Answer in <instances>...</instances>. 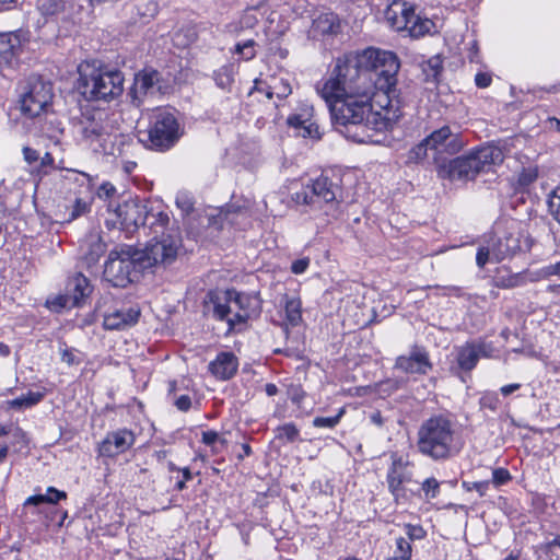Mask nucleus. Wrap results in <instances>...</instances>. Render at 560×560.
<instances>
[{"label":"nucleus","instance_id":"nucleus-1","mask_svg":"<svg viewBox=\"0 0 560 560\" xmlns=\"http://www.w3.org/2000/svg\"><path fill=\"white\" fill-rule=\"evenodd\" d=\"M397 56L387 50L368 48L355 63L338 61L329 79L317 85L335 126L354 142H374L373 132L386 131L401 117L396 96Z\"/></svg>","mask_w":560,"mask_h":560},{"label":"nucleus","instance_id":"nucleus-2","mask_svg":"<svg viewBox=\"0 0 560 560\" xmlns=\"http://www.w3.org/2000/svg\"><path fill=\"white\" fill-rule=\"evenodd\" d=\"M416 445L420 454L434 462L448 460L460 451L454 423L442 415L430 417L420 424Z\"/></svg>","mask_w":560,"mask_h":560},{"label":"nucleus","instance_id":"nucleus-3","mask_svg":"<svg viewBox=\"0 0 560 560\" xmlns=\"http://www.w3.org/2000/svg\"><path fill=\"white\" fill-rule=\"evenodd\" d=\"M503 161L504 153L499 147L487 145L453 160L435 158V165L439 177L443 179L469 180Z\"/></svg>","mask_w":560,"mask_h":560},{"label":"nucleus","instance_id":"nucleus-4","mask_svg":"<svg viewBox=\"0 0 560 560\" xmlns=\"http://www.w3.org/2000/svg\"><path fill=\"white\" fill-rule=\"evenodd\" d=\"M170 223L168 221L163 228L155 225L151 229L154 236L142 250H137L142 269L168 266L176 260L183 247L182 237L178 229L174 224L171 226Z\"/></svg>","mask_w":560,"mask_h":560},{"label":"nucleus","instance_id":"nucleus-5","mask_svg":"<svg viewBox=\"0 0 560 560\" xmlns=\"http://www.w3.org/2000/svg\"><path fill=\"white\" fill-rule=\"evenodd\" d=\"M124 75L119 70L80 68L78 89L88 101L110 102L124 92Z\"/></svg>","mask_w":560,"mask_h":560},{"label":"nucleus","instance_id":"nucleus-6","mask_svg":"<svg viewBox=\"0 0 560 560\" xmlns=\"http://www.w3.org/2000/svg\"><path fill=\"white\" fill-rule=\"evenodd\" d=\"M248 298L234 289L223 291H211L207 295L206 307L219 320H225L229 329H233L237 324H243L248 318L245 306Z\"/></svg>","mask_w":560,"mask_h":560},{"label":"nucleus","instance_id":"nucleus-7","mask_svg":"<svg viewBox=\"0 0 560 560\" xmlns=\"http://www.w3.org/2000/svg\"><path fill=\"white\" fill-rule=\"evenodd\" d=\"M384 18L393 30L407 31L415 38L431 34L435 28L433 21L417 15L413 5L402 0H394L388 4Z\"/></svg>","mask_w":560,"mask_h":560},{"label":"nucleus","instance_id":"nucleus-8","mask_svg":"<svg viewBox=\"0 0 560 560\" xmlns=\"http://www.w3.org/2000/svg\"><path fill=\"white\" fill-rule=\"evenodd\" d=\"M52 97V84L49 81L36 74L30 75L21 88V112L28 118L38 117L47 112Z\"/></svg>","mask_w":560,"mask_h":560},{"label":"nucleus","instance_id":"nucleus-9","mask_svg":"<svg viewBox=\"0 0 560 560\" xmlns=\"http://www.w3.org/2000/svg\"><path fill=\"white\" fill-rule=\"evenodd\" d=\"M114 214L118 220L122 230L130 231L140 226H150L153 229L163 228L168 222V214L163 211H148L147 207L136 201H125L117 205L114 209Z\"/></svg>","mask_w":560,"mask_h":560},{"label":"nucleus","instance_id":"nucleus-10","mask_svg":"<svg viewBox=\"0 0 560 560\" xmlns=\"http://www.w3.org/2000/svg\"><path fill=\"white\" fill-rule=\"evenodd\" d=\"M142 142H149L150 148L158 150L170 149L179 138V125L175 116L164 109L154 113L151 126L147 132H142Z\"/></svg>","mask_w":560,"mask_h":560},{"label":"nucleus","instance_id":"nucleus-11","mask_svg":"<svg viewBox=\"0 0 560 560\" xmlns=\"http://www.w3.org/2000/svg\"><path fill=\"white\" fill-rule=\"evenodd\" d=\"M521 250V235L517 232H506L502 236H490L486 244L478 248L476 264L483 268L487 262H500L513 257Z\"/></svg>","mask_w":560,"mask_h":560},{"label":"nucleus","instance_id":"nucleus-12","mask_svg":"<svg viewBox=\"0 0 560 560\" xmlns=\"http://www.w3.org/2000/svg\"><path fill=\"white\" fill-rule=\"evenodd\" d=\"M136 266L141 268L137 250H112L104 267V278L114 287L125 288L132 282Z\"/></svg>","mask_w":560,"mask_h":560},{"label":"nucleus","instance_id":"nucleus-13","mask_svg":"<svg viewBox=\"0 0 560 560\" xmlns=\"http://www.w3.org/2000/svg\"><path fill=\"white\" fill-rule=\"evenodd\" d=\"M341 197V188L329 177L322 175L315 179L312 185H307L300 191H296L292 199L298 205H308L318 207L319 202L325 203L337 201Z\"/></svg>","mask_w":560,"mask_h":560},{"label":"nucleus","instance_id":"nucleus-14","mask_svg":"<svg viewBox=\"0 0 560 560\" xmlns=\"http://www.w3.org/2000/svg\"><path fill=\"white\" fill-rule=\"evenodd\" d=\"M78 133L94 152H101L108 155H116L119 150L115 148L114 139L107 132L106 127L101 120L95 118H84L78 125Z\"/></svg>","mask_w":560,"mask_h":560},{"label":"nucleus","instance_id":"nucleus-15","mask_svg":"<svg viewBox=\"0 0 560 560\" xmlns=\"http://www.w3.org/2000/svg\"><path fill=\"white\" fill-rule=\"evenodd\" d=\"M392 465L387 471L386 481L388 490L397 503L408 499L405 485L412 481V472L409 470V463L402 457L393 455Z\"/></svg>","mask_w":560,"mask_h":560},{"label":"nucleus","instance_id":"nucleus-16","mask_svg":"<svg viewBox=\"0 0 560 560\" xmlns=\"http://www.w3.org/2000/svg\"><path fill=\"white\" fill-rule=\"evenodd\" d=\"M425 144L433 152V159H443L441 155L446 153L450 155L458 153L463 147L462 141L457 132H453L448 126L434 130L425 138Z\"/></svg>","mask_w":560,"mask_h":560},{"label":"nucleus","instance_id":"nucleus-17","mask_svg":"<svg viewBox=\"0 0 560 560\" xmlns=\"http://www.w3.org/2000/svg\"><path fill=\"white\" fill-rule=\"evenodd\" d=\"M92 293L89 279L82 273H77L69 279L66 293L56 299V304L62 308L79 306L85 298Z\"/></svg>","mask_w":560,"mask_h":560},{"label":"nucleus","instance_id":"nucleus-18","mask_svg":"<svg viewBox=\"0 0 560 560\" xmlns=\"http://www.w3.org/2000/svg\"><path fill=\"white\" fill-rule=\"evenodd\" d=\"M135 434L128 429H119L108 432L105 439L98 444V455L103 457H115L127 450L135 443Z\"/></svg>","mask_w":560,"mask_h":560},{"label":"nucleus","instance_id":"nucleus-19","mask_svg":"<svg viewBox=\"0 0 560 560\" xmlns=\"http://www.w3.org/2000/svg\"><path fill=\"white\" fill-rule=\"evenodd\" d=\"M314 108L307 103L301 104L299 112L291 114L287 124L296 130V135L303 138L319 139L318 126L312 120Z\"/></svg>","mask_w":560,"mask_h":560},{"label":"nucleus","instance_id":"nucleus-20","mask_svg":"<svg viewBox=\"0 0 560 560\" xmlns=\"http://www.w3.org/2000/svg\"><path fill=\"white\" fill-rule=\"evenodd\" d=\"M395 368L408 374H427L432 364L428 352L418 346H415L408 355H399L396 359Z\"/></svg>","mask_w":560,"mask_h":560},{"label":"nucleus","instance_id":"nucleus-21","mask_svg":"<svg viewBox=\"0 0 560 560\" xmlns=\"http://www.w3.org/2000/svg\"><path fill=\"white\" fill-rule=\"evenodd\" d=\"M140 314V308L137 306L114 307L104 313L103 325L109 330L125 329L136 325Z\"/></svg>","mask_w":560,"mask_h":560},{"label":"nucleus","instance_id":"nucleus-22","mask_svg":"<svg viewBox=\"0 0 560 560\" xmlns=\"http://www.w3.org/2000/svg\"><path fill=\"white\" fill-rule=\"evenodd\" d=\"M161 75L159 71L152 68H145L135 77L133 93L135 98H138V94L149 95L160 92Z\"/></svg>","mask_w":560,"mask_h":560},{"label":"nucleus","instance_id":"nucleus-23","mask_svg":"<svg viewBox=\"0 0 560 560\" xmlns=\"http://www.w3.org/2000/svg\"><path fill=\"white\" fill-rule=\"evenodd\" d=\"M238 368L237 358L231 352H221L209 364L210 372L220 380H229L234 376Z\"/></svg>","mask_w":560,"mask_h":560},{"label":"nucleus","instance_id":"nucleus-24","mask_svg":"<svg viewBox=\"0 0 560 560\" xmlns=\"http://www.w3.org/2000/svg\"><path fill=\"white\" fill-rule=\"evenodd\" d=\"M80 248L88 266H93L106 252V244L98 233H90L83 240Z\"/></svg>","mask_w":560,"mask_h":560},{"label":"nucleus","instance_id":"nucleus-25","mask_svg":"<svg viewBox=\"0 0 560 560\" xmlns=\"http://www.w3.org/2000/svg\"><path fill=\"white\" fill-rule=\"evenodd\" d=\"M67 498V493L65 491L58 490L54 487H48L46 493L44 494H35L28 497L23 503L22 514L21 516L27 517V509L30 506H39L42 504H57L60 500H65Z\"/></svg>","mask_w":560,"mask_h":560},{"label":"nucleus","instance_id":"nucleus-26","mask_svg":"<svg viewBox=\"0 0 560 560\" xmlns=\"http://www.w3.org/2000/svg\"><path fill=\"white\" fill-rule=\"evenodd\" d=\"M21 49V39L15 33L0 34V65H9Z\"/></svg>","mask_w":560,"mask_h":560},{"label":"nucleus","instance_id":"nucleus-27","mask_svg":"<svg viewBox=\"0 0 560 560\" xmlns=\"http://www.w3.org/2000/svg\"><path fill=\"white\" fill-rule=\"evenodd\" d=\"M478 353L472 342H466L457 349V363L460 370L471 371L478 363Z\"/></svg>","mask_w":560,"mask_h":560},{"label":"nucleus","instance_id":"nucleus-28","mask_svg":"<svg viewBox=\"0 0 560 560\" xmlns=\"http://www.w3.org/2000/svg\"><path fill=\"white\" fill-rule=\"evenodd\" d=\"M314 26L323 34H334L339 30V19L335 13H323L314 20Z\"/></svg>","mask_w":560,"mask_h":560},{"label":"nucleus","instance_id":"nucleus-29","mask_svg":"<svg viewBox=\"0 0 560 560\" xmlns=\"http://www.w3.org/2000/svg\"><path fill=\"white\" fill-rule=\"evenodd\" d=\"M285 318L291 326H296L302 319L301 301L298 298H285Z\"/></svg>","mask_w":560,"mask_h":560},{"label":"nucleus","instance_id":"nucleus-30","mask_svg":"<svg viewBox=\"0 0 560 560\" xmlns=\"http://www.w3.org/2000/svg\"><path fill=\"white\" fill-rule=\"evenodd\" d=\"M421 67L425 81H435L443 70V61L439 55H435L424 61Z\"/></svg>","mask_w":560,"mask_h":560},{"label":"nucleus","instance_id":"nucleus-31","mask_svg":"<svg viewBox=\"0 0 560 560\" xmlns=\"http://www.w3.org/2000/svg\"><path fill=\"white\" fill-rule=\"evenodd\" d=\"M292 92L291 85L288 80H276L272 79V82L267 84V97L271 98L272 95H276L278 98H284L290 95Z\"/></svg>","mask_w":560,"mask_h":560},{"label":"nucleus","instance_id":"nucleus-32","mask_svg":"<svg viewBox=\"0 0 560 560\" xmlns=\"http://www.w3.org/2000/svg\"><path fill=\"white\" fill-rule=\"evenodd\" d=\"M44 395L38 392H28L25 395H21L20 397L12 399L9 401V405L12 408L22 409L28 408L36 404H38L43 399Z\"/></svg>","mask_w":560,"mask_h":560},{"label":"nucleus","instance_id":"nucleus-33","mask_svg":"<svg viewBox=\"0 0 560 560\" xmlns=\"http://www.w3.org/2000/svg\"><path fill=\"white\" fill-rule=\"evenodd\" d=\"M411 550L410 542L406 538L399 537L396 539V550L394 555L387 560H410Z\"/></svg>","mask_w":560,"mask_h":560},{"label":"nucleus","instance_id":"nucleus-34","mask_svg":"<svg viewBox=\"0 0 560 560\" xmlns=\"http://www.w3.org/2000/svg\"><path fill=\"white\" fill-rule=\"evenodd\" d=\"M214 80L219 88H221L223 90L230 89L234 81L232 67H230V66L221 67L214 73Z\"/></svg>","mask_w":560,"mask_h":560},{"label":"nucleus","instance_id":"nucleus-35","mask_svg":"<svg viewBox=\"0 0 560 560\" xmlns=\"http://www.w3.org/2000/svg\"><path fill=\"white\" fill-rule=\"evenodd\" d=\"M299 436V429L293 423H285L277 428V438L287 442H294Z\"/></svg>","mask_w":560,"mask_h":560},{"label":"nucleus","instance_id":"nucleus-36","mask_svg":"<svg viewBox=\"0 0 560 560\" xmlns=\"http://www.w3.org/2000/svg\"><path fill=\"white\" fill-rule=\"evenodd\" d=\"M343 413L345 409L341 408L334 417H316L313 420V425L315 428H335L340 422Z\"/></svg>","mask_w":560,"mask_h":560},{"label":"nucleus","instance_id":"nucleus-37","mask_svg":"<svg viewBox=\"0 0 560 560\" xmlns=\"http://www.w3.org/2000/svg\"><path fill=\"white\" fill-rule=\"evenodd\" d=\"M256 43L254 39H248L244 43H238L235 46V52L237 55H241L243 59L250 60L255 57L256 50H255Z\"/></svg>","mask_w":560,"mask_h":560},{"label":"nucleus","instance_id":"nucleus-38","mask_svg":"<svg viewBox=\"0 0 560 560\" xmlns=\"http://www.w3.org/2000/svg\"><path fill=\"white\" fill-rule=\"evenodd\" d=\"M421 490L428 500L434 499L440 493V482L434 477L427 478L421 485Z\"/></svg>","mask_w":560,"mask_h":560},{"label":"nucleus","instance_id":"nucleus-39","mask_svg":"<svg viewBox=\"0 0 560 560\" xmlns=\"http://www.w3.org/2000/svg\"><path fill=\"white\" fill-rule=\"evenodd\" d=\"M542 549L549 560H560V536L546 544Z\"/></svg>","mask_w":560,"mask_h":560},{"label":"nucleus","instance_id":"nucleus-40","mask_svg":"<svg viewBox=\"0 0 560 560\" xmlns=\"http://www.w3.org/2000/svg\"><path fill=\"white\" fill-rule=\"evenodd\" d=\"M475 349L478 353V358H493L495 353V349L491 342H486L483 340L474 341Z\"/></svg>","mask_w":560,"mask_h":560},{"label":"nucleus","instance_id":"nucleus-41","mask_svg":"<svg viewBox=\"0 0 560 560\" xmlns=\"http://www.w3.org/2000/svg\"><path fill=\"white\" fill-rule=\"evenodd\" d=\"M90 210V205L84 199L78 198L74 201V205L71 208V212L69 214V221L75 220L80 215L86 213Z\"/></svg>","mask_w":560,"mask_h":560},{"label":"nucleus","instance_id":"nucleus-42","mask_svg":"<svg viewBox=\"0 0 560 560\" xmlns=\"http://www.w3.org/2000/svg\"><path fill=\"white\" fill-rule=\"evenodd\" d=\"M549 210L555 219L560 223V188L556 189L548 201Z\"/></svg>","mask_w":560,"mask_h":560},{"label":"nucleus","instance_id":"nucleus-43","mask_svg":"<svg viewBox=\"0 0 560 560\" xmlns=\"http://www.w3.org/2000/svg\"><path fill=\"white\" fill-rule=\"evenodd\" d=\"M511 479L512 476L505 468H495L492 471V482L497 487L508 483Z\"/></svg>","mask_w":560,"mask_h":560},{"label":"nucleus","instance_id":"nucleus-44","mask_svg":"<svg viewBox=\"0 0 560 560\" xmlns=\"http://www.w3.org/2000/svg\"><path fill=\"white\" fill-rule=\"evenodd\" d=\"M40 9L45 15H54L63 9L61 0H45Z\"/></svg>","mask_w":560,"mask_h":560},{"label":"nucleus","instance_id":"nucleus-45","mask_svg":"<svg viewBox=\"0 0 560 560\" xmlns=\"http://www.w3.org/2000/svg\"><path fill=\"white\" fill-rule=\"evenodd\" d=\"M463 487L467 490V491H477L479 493L480 497H485L487 495V492L489 490V487H490V481L486 480V481H478V482H466L464 481L463 482Z\"/></svg>","mask_w":560,"mask_h":560},{"label":"nucleus","instance_id":"nucleus-46","mask_svg":"<svg viewBox=\"0 0 560 560\" xmlns=\"http://www.w3.org/2000/svg\"><path fill=\"white\" fill-rule=\"evenodd\" d=\"M55 159L51 153L46 152L43 156H39L38 163L35 166L38 173L47 174L48 168H54Z\"/></svg>","mask_w":560,"mask_h":560},{"label":"nucleus","instance_id":"nucleus-47","mask_svg":"<svg viewBox=\"0 0 560 560\" xmlns=\"http://www.w3.org/2000/svg\"><path fill=\"white\" fill-rule=\"evenodd\" d=\"M406 534L410 540H419L425 536L424 529L419 525H406Z\"/></svg>","mask_w":560,"mask_h":560},{"label":"nucleus","instance_id":"nucleus-48","mask_svg":"<svg viewBox=\"0 0 560 560\" xmlns=\"http://www.w3.org/2000/svg\"><path fill=\"white\" fill-rule=\"evenodd\" d=\"M536 178H537V171L528 168V170H524L520 174L518 183L523 186H527V185L532 184L533 182H535Z\"/></svg>","mask_w":560,"mask_h":560},{"label":"nucleus","instance_id":"nucleus-49","mask_svg":"<svg viewBox=\"0 0 560 560\" xmlns=\"http://www.w3.org/2000/svg\"><path fill=\"white\" fill-rule=\"evenodd\" d=\"M22 152H23L24 161L27 164H30V165L36 164L37 165L38 160H39V153L35 149L30 148V147H24Z\"/></svg>","mask_w":560,"mask_h":560},{"label":"nucleus","instance_id":"nucleus-50","mask_svg":"<svg viewBox=\"0 0 560 560\" xmlns=\"http://www.w3.org/2000/svg\"><path fill=\"white\" fill-rule=\"evenodd\" d=\"M310 266V258L304 257L301 259H296L291 265V271L295 275H301L306 271Z\"/></svg>","mask_w":560,"mask_h":560},{"label":"nucleus","instance_id":"nucleus-51","mask_svg":"<svg viewBox=\"0 0 560 560\" xmlns=\"http://www.w3.org/2000/svg\"><path fill=\"white\" fill-rule=\"evenodd\" d=\"M224 443V439H221L215 431H205L202 432V442L207 445H213L215 442Z\"/></svg>","mask_w":560,"mask_h":560},{"label":"nucleus","instance_id":"nucleus-52","mask_svg":"<svg viewBox=\"0 0 560 560\" xmlns=\"http://www.w3.org/2000/svg\"><path fill=\"white\" fill-rule=\"evenodd\" d=\"M61 360L68 365L79 364L80 360L77 358L71 349H63L61 352Z\"/></svg>","mask_w":560,"mask_h":560},{"label":"nucleus","instance_id":"nucleus-53","mask_svg":"<svg viewBox=\"0 0 560 560\" xmlns=\"http://www.w3.org/2000/svg\"><path fill=\"white\" fill-rule=\"evenodd\" d=\"M491 75L488 73L479 72L475 77V82L478 88L485 89L491 84Z\"/></svg>","mask_w":560,"mask_h":560},{"label":"nucleus","instance_id":"nucleus-54","mask_svg":"<svg viewBox=\"0 0 560 560\" xmlns=\"http://www.w3.org/2000/svg\"><path fill=\"white\" fill-rule=\"evenodd\" d=\"M175 406L180 411H188L191 406V399L188 395H182L175 400Z\"/></svg>","mask_w":560,"mask_h":560},{"label":"nucleus","instance_id":"nucleus-55","mask_svg":"<svg viewBox=\"0 0 560 560\" xmlns=\"http://www.w3.org/2000/svg\"><path fill=\"white\" fill-rule=\"evenodd\" d=\"M115 192L116 188L112 184L105 183L98 188L97 195L100 198H110Z\"/></svg>","mask_w":560,"mask_h":560},{"label":"nucleus","instance_id":"nucleus-56","mask_svg":"<svg viewBox=\"0 0 560 560\" xmlns=\"http://www.w3.org/2000/svg\"><path fill=\"white\" fill-rule=\"evenodd\" d=\"M428 151H430V148L425 144V139L422 140L421 143H419L413 150L412 154L416 160H421L424 156H427Z\"/></svg>","mask_w":560,"mask_h":560},{"label":"nucleus","instance_id":"nucleus-57","mask_svg":"<svg viewBox=\"0 0 560 560\" xmlns=\"http://www.w3.org/2000/svg\"><path fill=\"white\" fill-rule=\"evenodd\" d=\"M540 272L544 277L560 276V261L544 267Z\"/></svg>","mask_w":560,"mask_h":560},{"label":"nucleus","instance_id":"nucleus-58","mask_svg":"<svg viewBox=\"0 0 560 560\" xmlns=\"http://www.w3.org/2000/svg\"><path fill=\"white\" fill-rule=\"evenodd\" d=\"M518 284V278L516 276L510 277L508 279H500L497 283V287L499 288H514Z\"/></svg>","mask_w":560,"mask_h":560},{"label":"nucleus","instance_id":"nucleus-59","mask_svg":"<svg viewBox=\"0 0 560 560\" xmlns=\"http://www.w3.org/2000/svg\"><path fill=\"white\" fill-rule=\"evenodd\" d=\"M442 290H443L442 295H445V296H462L463 295V290L460 287L448 285V287L442 288Z\"/></svg>","mask_w":560,"mask_h":560},{"label":"nucleus","instance_id":"nucleus-60","mask_svg":"<svg viewBox=\"0 0 560 560\" xmlns=\"http://www.w3.org/2000/svg\"><path fill=\"white\" fill-rule=\"evenodd\" d=\"M290 395L292 402L300 405L305 396V393L300 387H293Z\"/></svg>","mask_w":560,"mask_h":560},{"label":"nucleus","instance_id":"nucleus-61","mask_svg":"<svg viewBox=\"0 0 560 560\" xmlns=\"http://www.w3.org/2000/svg\"><path fill=\"white\" fill-rule=\"evenodd\" d=\"M370 420L376 427H383L385 423V419L383 418L381 411H378V410L371 413Z\"/></svg>","mask_w":560,"mask_h":560},{"label":"nucleus","instance_id":"nucleus-62","mask_svg":"<svg viewBox=\"0 0 560 560\" xmlns=\"http://www.w3.org/2000/svg\"><path fill=\"white\" fill-rule=\"evenodd\" d=\"M520 387H521V384L513 383V384L502 386L500 390L503 396H509L512 393H514L515 390H517Z\"/></svg>","mask_w":560,"mask_h":560},{"label":"nucleus","instance_id":"nucleus-63","mask_svg":"<svg viewBox=\"0 0 560 560\" xmlns=\"http://www.w3.org/2000/svg\"><path fill=\"white\" fill-rule=\"evenodd\" d=\"M265 392L268 396H275L278 393V387L272 383H268L265 386Z\"/></svg>","mask_w":560,"mask_h":560},{"label":"nucleus","instance_id":"nucleus-64","mask_svg":"<svg viewBox=\"0 0 560 560\" xmlns=\"http://www.w3.org/2000/svg\"><path fill=\"white\" fill-rule=\"evenodd\" d=\"M550 128L556 129L558 132H560V119L552 117L549 118Z\"/></svg>","mask_w":560,"mask_h":560}]
</instances>
